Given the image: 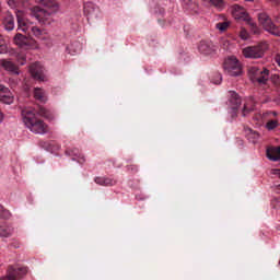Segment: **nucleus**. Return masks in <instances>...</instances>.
Returning <instances> with one entry per match:
<instances>
[{"label":"nucleus","instance_id":"obj_1","mask_svg":"<svg viewBox=\"0 0 280 280\" xmlns=\"http://www.w3.org/2000/svg\"><path fill=\"white\" fill-rule=\"evenodd\" d=\"M22 119L27 129L35 135L43 136L49 132V126L44 120L38 119L32 110H22Z\"/></svg>","mask_w":280,"mask_h":280},{"label":"nucleus","instance_id":"obj_2","mask_svg":"<svg viewBox=\"0 0 280 280\" xmlns=\"http://www.w3.org/2000/svg\"><path fill=\"white\" fill-rule=\"evenodd\" d=\"M40 3L44 8L47 9V11L40 9L39 7H34L32 9V15L36 19V21L45 23L50 14H56L59 11V3L57 2V0H44Z\"/></svg>","mask_w":280,"mask_h":280},{"label":"nucleus","instance_id":"obj_3","mask_svg":"<svg viewBox=\"0 0 280 280\" xmlns=\"http://www.w3.org/2000/svg\"><path fill=\"white\" fill-rule=\"evenodd\" d=\"M230 13L233 15V18L236 21L247 22L249 25H252V31L254 32V34H258V28H257L256 24H254L252 22V19L249 16L248 12L242 5L234 4V5L230 7Z\"/></svg>","mask_w":280,"mask_h":280},{"label":"nucleus","instance_id":"obj_4","mask_svg":"<svg viewBox=\"0 0 280 280\" xmlns=\"http://www.w3.org/2000/svg\"><path fill=\"white\" fill-rule=\"evenodd\" d=\"M248 75L253 82L266 84V82L269 81L270 71L265 67H249Z\"/></svg>","mask_w":280,"mask_h":280},{"label":"nucleus","instance_id":"obj_5","mask_svg":"<svg viewBox=\"0 0 280 280\" xmlns=\"http://www.w3.org/2000/svg\"><path fill=\"white\" fill-rule=\"evenodd\" d=\"M267 49L268 45L266 43H261L255 46H248L244 48L242 50V55L246 59H260L264 57Z\"/></svg>","mask_w":280,"mask_h":280},{"label":"nucleus","instance_id":"obj_6","mask_svg":"<svg viewBox=\"0 0 280 280\" xmlns=\"http://www.w3.org/2000/svg\"><path fill=\"white\" fill-rule=\"evenodd\" d=\"M223 70L231 77H238L243 74L242 63L235 56H231L223 62Z\"/></svg>","mask_w":280,"mask_h":280},{"label":"nucleus","instance_id":"obj_7","mask_svg":"<svg viewBox=\"0 0 280 280\" xmlns=\"http://www.w3.org/2000/svg\"><path fill=\"white\" fill-rule=\"evenodd\" d=\"M258 21L262 25L266 32L270 33L273 36H280V28L272 23L271 19L267 13L262 12L258 15Z\"/></svg>","mask_w":280,"mask_h":280},{"label":"nucleus","instance_id":"obj_8","mask_svg":"<svg viewBox=\"0 0 280 280\" xmlns=\"http://www.w3.org/2000/svg\"><path fill=\"white\" fill-rule=\"evenodd\" d=\"M30 74L33 77L34 80L39 82H45L46 77L44 74V67L40 66L39 62H34L28 68Z\"/></svg>","mask_w":280,"mask_h":280},{"label":"nucleus","instance_id":"obj_9","mask_svg":"<svg viewBox=\"0 0 280 280\" xmlns=\"http://www.w3.org/2000/svg\"><path fill=\"white\" fill-rule=\"evenodd\" d=\"M0 67L3 69V71H7L9 74L20 75V68L18 67L16 63L9 59H1Z\"/></svg>","mask_w":280,"mask_h":280},{"label":"nucleus","instance_id":"obj_10","mask_svg":"<svg viewBox=\"0 0 280 280\" xmlns=\"http://www.w3.org/2000/svg\"><path fill=\"white\" fill-rule=\"evenodd\" d=\"M27 273V267H9L8 269V277L14 279V280H21L23 279Z\"/></svg>","mask_w":280,"mask_h":280},{"label":"nucleus","instance_id":"obj_11","mask_svg":"<svg viewBox=\"0 0 280 280\" xmlns=\"http://www.w3.org/2000/svg\"><path fill=\"white\" fill-rule=\"evenodd\" d=\"M198 50L205 56H213L217 54V46L211 42L201 40L198 45Z\"/></svg>","mask_w":280,"mask_h":280},{"label":"nucleus","instance_id":"obj_12","mask_svg":"<svg viewBox=\"0 0 280 280\" xmlns=\"http://www.w3.org/2000/svg\"><path fill=\"white\" fill-rule=\"evenodd\" d=\"M230 107H232V117L236 118L237 117V113L235 112L236 109H238L240 106H242V98H240L238 94H236L235 92H230Z\"/></svg>","mask_w":280,"mask_h":280},{"label":"nucleus","instance_id":"obj_13","mask_svg":"<svg viewBox=\"0 0 280 280\" xmlns=\"http://www.w3.org/2000/svg\"><path fill=\"white\" fill-rule=\"evenodd\" d=\"M16 22L19 23V30L21 32H27L30 31V22H26V20L23 16V11L16 12Z\"/></svg>","mask_w":280,"mask_h":280},{"label":"nucleus","instance_id":"obj_14","mask_svg":"<svg viewBox=\"0 0 280 280\" xmlns=\"http://www.w3.org/2000/svg\"><path fill=\"white\" fill-rule=\"evenodd\" d=\"M0 101L3 104H12L13 96L11 95L10 89L0 85Z\"/></svg>","mask_w":280,"mask_h":280},{"label":"nucleus","instance_id":"obj_15","mask_svg":"<svg viewBox=\"0 0 280 280\" xmlns=\"http://www.w3.org/2000/svg\"><path fill=\"white\" fill-rule=\"evenodd\" d=\"M94 182L96 185L103 187H113L117 184V180L110 177H95Z\"/></svg>","mask_w":280,"mask_h":280},{"label":"nucleus","instance_id":"obj_16","mask_svg":"<svg viewBox=\"0 0 280 280\" xmlns=\"http://www.w3.org/2000/svg\"><path fill=\"white\" fill-rule=\"evenodd\" d=\"M13 40H14L15 45L21 48L30 45V39H27V37L21 33H16Z\"/></svg>","mask_w":280,"mask_h":280},{"label":"nucleus","instance_id":"obj_17","mask_svg":"<svg viewBox=\"0 0 280 280\" xmlns=\"http://www.w3.org/2000/svg\"><path fill=\"white\" fill-rule=\"evenodd\" d=\"M267 158L273 162L280 160V147L277 148H269L267 150Z\"/></svg>","mask_w":280,"mask_h":280},{"label":"nucleus","instance_id":"obj_18","mask_svg":"<svg viewBox=\"0 0 280 280\" xmlns=\"http://www.w3.org/2000/svg\"><path fill=\"white\" fill-rule=\"evenodd\" d=\"M34 98L38 101L39 103H46L47 102V95L44 89L35 88L34 89Z\"/></svg>","mask_w":280,"mask_h":280},{"label":"nucleus","instance_id":"obj_19","mask_svg":"<svg viewBox=\"0 0 280 280\" xmlns=\"http://www.w3.org/2000/svg\"><path fill=\"white\" fill-rule=\"evenodd\" d=\"M245 136L247 137L248 141L252 143H256L259 139V133L250 129L249 127L244 128Z\"/></svg>","mask_w":280,"mask_h":280},{"label":"nucleus","instance_id":"obj_20","mask_svg":"<svg viewBox=\"0 0 280 280\" xmlns=\"http://www.w3.org/2000/svg\"><path fill=\"white\" fill-rule=\"evenodd\" d=\"M13 228L8 226L5 223H0V237H11Z\"/></svg>","mask_w":280,"mask_h":280},{"label":"nucleus","instance_id":"obj_21","mask_svg":"<svg viewBox=\"0 0 280 280\" xmlns=\"http://www.w3.org/2000/svg\"><path fill=\"white\" fill-rule=\"evenodd\" d=\"M3 25L9 32H12L14 30V19L10 13H8L5 18H3Z\"/></svg>","mask_w":280,"mask_h":280},{"label":"nucleus","instance_id":"obj_22","mask_svg":"<svg viewBox=\"0 0 280 280\" xmlns=\"http://www.w3.org/2000/svg\"><path fill=\"white\" fill-rule=\"evenodd\" d=\"M254 107H255L254 101L252 98L247 100L246 103H245V106H243V110H242L243 117H245L250 112H253Z\"/></svg>","mask_w":280,"mask_h":280},{"label":"nucleus","instance_id":"obj_23","mask_svg":"<svg viewBox=\"0 0 280 280\" xmlns=\"http://www.w3.org/2000/svg\"><path fill=\"white\" fill-rule=\"evenodd\" d=\"M231 23L229 21H225V22H219L215 24V30L221 32V33H224L229 30Z\"/></svg>","mask_w":280,"mask_h":280},{"label":"nucleus","instance_id":"obj_24","mask_svg":"<svg viewBox=\"0 0 280 280\" xmlns=\"http://www.w3.org/2000/svg\"><path fill=\"white\" fill-rule=\"evenodd\" d=\"M278 127H279V121L277 119L269 120L268 122H266V129L268 131H272V130H275Z\"/></svg>","mask_w":280,"mask_h":280},{"label":"nucleus","instance_id":"obj_25","mask_svg":"<svg viewBox=\"0 0 280 280\" xmlns=\"http://www.w3.org/2000/svg\"><path fill=\"white\" fill-rule=\"evenodd\" d=\"M209 3H211L218 10H223L225 4L224 0H209Z\"/></svg>","mask_w":280,"mask_h":280},{"label":"nucleus","instance_id":"obj_26","mask_svg":"<svg viewBox=\"0 0 280 280\" xmlns=\"http://www.w3.org/2000/svg\"><path fill=\"white\" fill-rule=\"evenodd\" d=\"M11 218V212L5 210L2 205H0V219H10Z\"/></svg>","mask_w":280,"mask_h":280},{"label":"nucleus","instance_id":"obj_27","mask_svg":"<svg viewBox=\"0 0 280 280\" xmlns=\"http://www.w3.org/2000/svg\"><path fill=\"white\" fill-rule=\"evenodd\" d=\"M75 156L73 160H77L80 164H83L85 162L84 155H82L78 149H74Z\"/></svg>","mask_w":280,"mask_h":280},{"label":"nucleus","instance_id":"obj_28","mask_svg":"<svg viewBox=\"0 0 280 280\" xmlns=\"http://www.w3.org/2000/svg\"><path fill=\"white\" fill-rule=\"evenodd\" d=\"M39 115L43 116L44 118H50L51 114L49 110H47L45 107L39 108Z\"/></svg>","mask_w":280,"mask_h":280},{"label":"nucleus","instance_id":"obj_29","mask_svg":"<svg viewBox=\"0 0 280 280\" xmlns=\"http://www.w3.org/2000/svg\"><path fill=\"white\" fill-rule=\"evenodd\" d=\"M33 35L35 37H40L43 35V31H40L39 28H37L36 26L31 27Z\"/></svg>","mask_w":280,"mask_h":280},{"label":"nucleus","instance_id":"obj_30","mask_svg":"<svg viewBox=\"0 0 280 280\" xmlns=\"http://www.w3.org/2000/svg\"><path fill=\"white\" fill-rule=\"evenodd\" d=\"M240 37H241V39H243V40H248V38H249V33L246 32V30H242L241 33H240Z\"/></svg>","mask_w":280,"mask_h":280},{"label":"nucleus","instance_id":"obj_31","mask_svg":"<svg viewBox=\"0 0 280 280\" xmlns=\"http://www.w3.org/2000/svg\"><path fill=\"white\" fill-rule=\"evenodd\" d=\"M20 246H21V244H20V242L16 238H13L10 242V247H12V248H20Z\"/></svg>","mask_w":280,"mask_h":280},{"label":"nucleus","instance_id":"obj_32","mask_svg":"<svg viewBox=\"0 0 280 280\" xmlns=\"http://www.w3.org/2000/svg\"><path fill=\"white\" fill-rule=\"evenodd\" d=\"M126 168H127L128 172H131V173H137L138 172V166L135 165V164L128 165V166H126Z\"/></svg>","mask_w":280,"mask_h":280},{"label":"nucleus","instance_id":"obj_33","mask_svg":"<svg viewBox=\"0 0 280 280\" xmlns=\"http://www.w3.org/2000/svg\"><path fill=\"white\" fill-rule=\"evenodd\" d=\"M214 77H215L217 80L213 83L217 84V85L221 84L222 83V75L220 73H215Z\"/></svg>","mask_w":280,"mask_h":280},{"label":"nucleus","instance_id":"obj_34","mask_svg":"<svg viewBox=\"0 0 280 280\" xmlns=\"http://www.w3.org/2000/svg\"><path fill=\"white\" fill-rule=\"evenodd\" d=\"M19 62L21 66H24L26 63V58L24 56H21V58L19 59Z\"/></svg>","mask_w":280,"mask_h":280},{"label":"nucleus","instance_id":"obj_35","mask_svg":"<svg viewBox=\"0 0 280 280\" xmlns=\"http://www.w3.org/2000/svg\"><path fill=\"white\" fill-rule=\"evenodd\" d=\"M0 280H14V279L10 276H7V277L1 278Z\"/></svg>","mask_w":280,"mask_h":280},{"label":"nucleus","instance_id":"obj_36","mask_svg":"<svg viewBox=\"0 0 280 280\" xmlns=\"http://www.w3.org/2000/svg\"><path fill=\"white\" fill-rule=\"evenodd\" d=\"M3 119H4V116H3V114L0 112V122L3 121Z\"/></svg>","mask_w":280,"mask_h":280},{"label":"nucleus","instance_id":"obj_37","mask_svg":"<svg viewBox=\"0 0 280 280\" xmlns=\"http://www.w3.org/2000/svg\"><path fill=\"white\" fill-rule=\"evenodd\" d=\"M37 1L40 3V2H43V1H45V0H37Z\"/></svg>","mask_w":280,"mask_h":280}]
</instances>
